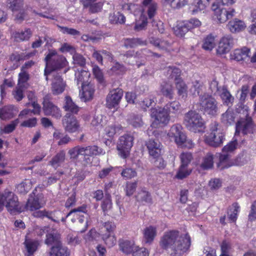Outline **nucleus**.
<instances>
[{
  "label": "nucleus",
  "mask_w": 256,
  "mask_h": 256,
  "mask_svg": "<svg viewBox=\"0 0 256 256\" xmlns=\"http://www.w3.org/2000/svg\"><path fill=\"white\" fill-rule=\"evenodd\" d=\"M182 128L180 124L172 126L168 134L171 140H174L178 146L191 148L194 146L192 140H186L185 134L182 132Z\"/></svg>",
  "instance_id": "obj_8"
},
{
  "label": "nucleus",
  "mask_w": 256,
  "mask_h": 256,
  "mask_svg": "<svg viewBox=\"0 0 256 256\" xmlns=\"http://www.w3.org/2000/svg\"><path fill=\"white\" fill-rule=\"evenodd\" d=\"M160 91L162 94L166 98L170 99L173 98L174 90L171 84L166 83L162 85Z\"/></svg>",
  "instance_id": "obj_48"
},
{
  "label": "nucleus",
  "mask_w": 256,
  "mask_h": 256,
  "mask_svg": "<svg viewBox=\"0 0 256 256\" xmlns=\"http://www.w3.org/2000/svg\"><path fill=\"white\" fill-rule=\"evenodd\" d=\"M138 201L142 203H150L152 201V198L150 194L145 190H142L139 192L136 196Z\"/></svg>",
  "instance_id": "obj_51"
},
{
  "label": "nucleus",
  "mask_w": 256,
  "mask_h": 256,
  "mask_svg": "<svg viewBox=\"0 0 256 256\" xmlns=\"http://www.w3.org/2000/svg\"><path fill=\"white\" fill-rule=\"evenodd\" d=\"M101 208L104 214L112 208V200L109 195L106 196L103 200L101 204Z\"/></svg>",
  "instance_id": "obj_63"
},
{
  "label": "nucleus",
  "mask_w": 256,
  "mask_h": 256,
  "mask_svg": "<svg viewBox=\"0 0 256 256\" xmlns=\"http://www.w3.org/2000/svg\"><path fill=\"white\" fill-rule=\"evenodd\" d=\"M173 8H180L186 5L188 0H164Z\"/></svg>",
  "instance_id": "obj_53"
},
{
  "label": "nucleus",
  "mask_w": 256,
  "mask_h": 256,
  "mask_svg": "<svg viewBox=\"0 0 256 256\" xmlns=\"http://www.w3.org/2000/svg\"><path fill=\"white\" fill-rule=\"evenodd\" d=\"M70 254L68 248L62 243L52 246L49 252L50 256H70Z\"/></svg>",
  "instance_id": "obj_22"
},
{
  "label": "nucleus",
  "mask_w": 256,
  "mask_h": 256,
  "mask_svg": "<svg viewBox=\"0 0 256 256\" xmlns=\"http://www.w3.org/2000/svg\"><path fill=\"white\" fill-rule=\"evenodd\" d=\"M66 154L64 150L58 153L50 162V164L54 168H58L65 160Z\"/></svg>",
  "instance_id": "obj_42"
},
{
  "label": "nucleus",
  "mask_w": 256,
  "mask_h": 256,
  "mask_svg": "<svg viewBox=\"0 0 256 256\" xmlns=\"http://www.w3.org/2000/svg\"><path fill=\"white\" fill-rule=\"evenodd\" d=\"M32 188L31 182L26 180L18 185V191L20 194L27 193Z\"/></svg>",
  "instance_id": "obj_55"
},
{
  "label": "nucleus",
  "mask_w": 256,
  "mask_h": 256,
  "mask_svg": "<svg viewBox=\"0 0 256 256\" xmlns=\"http://www.w3.org/2000/svg\"><path fill=\"white\" fill-rule=\"evenodd\" d=\"M62 124L68 133L76 132L80 128V124L76 118L70 113H66L62 118Z\"/></svg>",
  "instance_id": "obj_16"
},
{
  "label": "nucleus",
  "mask_w": 256,
  "mask_h": 256,
  "mask_svg": "<svg viewBox=\"0 0 256 256\" xmlns=\"http://www.w3.org/2000/svg\"><path fill=\"white\" fill-rule=\"evenodd\" d=\"M119 246L120 250L126 254H132L136 247L132 241L128 240H120Z\"/></svg>",
  "instance_id": "obj_29"
},
{
  "label": "nucleus",
  "mask_w": 256,
  "mask_h": 256,
  "mask_svg": "<svg viewBox=\"0 0 256 256\" xmlns=\"http://www.w3.org/2000/svg\"><path fill=\"white\" fill-rule=\"evenodd\" d=\"M214 166V156L210 153H208L202 159L200 167L204 170L212 168Z\"/></svg>",
  "instance_id": "obj_35"
},
{
  "label": "nucleus",
  "mask_w": 256,
  "mask_h": 256,
  "mask_svg": "<svg viewBox=\"0 0 256 256\" xmlns=\"http://www.w3.org/2000/svg\"><path fill=\"white\" fill-rule=\"evenodd\" d=\"M237 140H232L223 148L222 152L230 154L237 148Z\"/></svg>",
  "instance_id": "obj_61"
},
{
  "label": "nucleus",
  "mask_w": 256,
  "mask_h": 256,
  "mask_svg": "<svg viewBox=\"0 0 256 256\" xmlns=\"http://www.w3.org/2000/svg\"><path fill=\"white\" fill-rule=\"evenodd\" d=\"M74 218L78 219V222L76 223L78 230L82 233L84 232L88 227V217H85L84 216H80L78 217Z\"/></svg>",
  "instance_id": "obj_36"
},
{
  "label": "nucleus",
  "mask_w": 256,
  "mask_h": 256,
  "mask_svg": "<svg viewBox=\"0 0 256 256\" xmlns=\"http://www.w3.org/2000/svg\"><path fill=\"white\" fill-rule=\"evenodd\" d=\"M245 27L244 23L238 19L230 21L228 24V28L232 32H239L243 30Z\"/></svg>",
  "instance_id": "obj_34"
},
{
  "label": "nucleus",
  "mask_w": 256,
  "mask_h": 256,
  "mask_svg": "<svg viewBox=\"0 0 256 256\" xmlns=\"http://www.w3.org/2000/svg\"><path fill=\"white\" fill-rule=\"evenodd\" d=\"M110 20L112 24L119 23L122 24L125 22L126 17L124 14L120 13V12H117L116 13H114L110 14Z\"/></svg>",
  "instance_id": "obj_52"
},
{
  "label": "nucleus",
  "mask_w": 256,
  "mask_h": 256,
  "mask_svg": "<svg viewBox=\"0 0 256 256\" xmlns=\"http://www.w3.org/2000/svg\"><path fill=\"white\" fill-rule=\"evenodd\" d=\"M250 160V154L246 152L240 153L234 160V166H242L247 164Z\"/></svg>",
  "instance_id": "obj_38"
},
{
  "label": "nucleus",
  "mask_w": 256,
  "mask_h": 256,
  "mask_svg": "<svg viewBox=\"0 0 256 256\" xmlns=\"http://www.w3.org/2000/svg\"><path fill=\"white\" fill-rule=\"evenodd\" d=\"M35 54V52H30L26 54L25 56H22L19 54H12L10 55V60L12 62H16V64L14 67V68H16L18 66V62L20 60H24V59L28 58L30 57Z\"/></svg>",
  "instance_id": "obj_46"
},
{
  "label": "nucleus",
  "mask_w": 256,
  "mask_h": 256,
  "mask_svg": "<svg viewBox=\"0 0 256 256\" xmlns=\"http://www.w3.org/2000/svg\"><path fill=\"white\" fill-rule=\"evenodd\" d=\"M210 88L214 94L218 95L222 99L224 102L227 105L232 103L234 98L225 86H218V82L216 80L212 82L210 84Z\"/></svg>",
  "instance_id": "obj_14"
},
{
  "label": "nucleus",
  "mask_w": 256,
  "mask_h": 256,
  "mask_svg": "<svg viewBox=\"0 0 256 256\" xmlns=\"http://www.w3.org/2000/svg\"><path fill=\"white\" fill-rule=\"evenodd\" d=\"M73 64L82 67L86 64V59L80 54L74 52L72 56Z\"/></svg>",
  "instance_id": "obj_57"
},
{
  "label": "nucleus",
  "mask_w": 256,
  "mask_h": 256,
  "mask_svg": "<svg viewBox=\"0 0 256 256\" xmlns=\"http://www.w3.org/2000/svg\"><path fill=\"white\" fill-rule=\"evenodd\" d=\"M87 206L86 204L79 206L77 208H74L70 211V212L66 215V217H68L72 215H73L74 217H78L80 216H84L80 214V213H84L86 214L87 212Z\"/></svg>",
  "instance_id": "obj_54"
},
{
  "label": "nucleus",
  "mask_w": 256,
  "mask_h": 256,
  "mask_svg": "<svg viewBox=\"0 0 256 256\" xmlns=\"http://www.w3.org/2000/svg\"><path fill=\"white\" fill-rule=\"evenodd\" d=\"M184 22L188 30L198 27L201 25V22L197 18H192L188 20H185Z\"/></svg>",
  "instance_id": "obj_64"
},
{
  "label": "nucleus",
  "mask_w": 256,
  "mask_h": 256,
  "mask_svg": "<svg viewBox=\"0 0 256 256\" xmlns=\"http://www.w3.org/2000/svg\"><path fill=\"white\" fill-rule=\"evenodd\" d=\"M105 151L97 146H76L68 151L71 158H77L79 155L83 156L84 164L90 165L92 162V157L96 156L104 155Z\"/></svg>",
  "instance_id": "obj_3"
},
{
  "label": "nucleus",
  "mask_w": 256,
  "mask_h": 256,
  "mask_svg": "<svg viewBox=\"0 0 256 256\" xmlns=\"http://www.w3.org/2000/svg\"><path fill=\"white\" fill-rule=\"evenodd\" d=\"M212 10L214 12V16L220 23L226 22L228 20L233 18L236 14V10L234 8H220L215 3L212 4Z\"/></svg>",
  "instance_id": "obj_13"
},
{
  "label": "nucleus",
  "mask_w": 256,
  "mask_h": 256,
  "mask_svg": "<svg viewBox=\"0 0 256 256\" xmlns=\"http://www.w3.org/2000/svg\"><path fill=\"white\" fill-rule=\"evenodd\" d=\"M163 108L169 115H176L180 112L181 106L178 101L174 100L168 102Z\"/></svg>",
  "instance_id": "obj_31"
},
{
  "label": "nucleus",
  "mask_w": 256,
  "mask_h": 256,
  "mask_svg": "<svg viewBox=\"0 0 256 256\" xmlns=\"http://www.w3.org/2000/svg\"><path fill=\"white\" fill-rule=\"evenodd\" d=\"M64 90V84L60 76H56L52 84V91L54 94H58L62 93Z\"/></svg>",
  "instance_id": "obj_32"
},
{
  "label": "nucleus",
  "mask_w": 256,
  "mask_h": 256,
  "mask_svg": "<svg viewBox=\"0 0 256 256\" xmlns=\"http://www.w3.org/2000/svg\"><path fill=\"white\" fill-rule=\"evenodd\" d=\"M82 90L80 92V99L84 102L92 100L94 92V86L92 84H88L82 86Z\"/></svg>",
  "instance_id": "obj_23"
},
{
  "label": "nucleus",
  "mask_w": 256,
  "mask_h": 256,
  "mask_svg": "<svg viewBox=\"0 0 256 256\" xmlns=\"http://www.w3.org/2000/svg\"><path fill=\"white\" fill-rule=\"evenodd\" d=\"M134 138L130 134L121 136L117 145V149L120 156L125 158L130 154V150L133 146Z\"/></svg>",
  "instance_id": "obj_12"
},
{
  "label": "nucleus",
  "mask_w": 256,
  "mask_h": 256,
  "mask_svg": "<svg viewBox=\"0 0 256 256\" xmlns=\"http://www.w3.org/2000/svg\"><path fill=\"white\" fill-rule=\"evenodd\" d=\"M180 158L181 161L180 166H188L193 159V157L190 152H186L181 154Z\"/></svg>",
  "instance_id": "obj_58"
},
{
  "label": "nucleus",
  "mask_w": 256,
  "mask_h": 256,
  "mask_svg": "<svg viewBox=\"0 0 256 256\" xmlns=\"http://www.w3.org/2000/svg\"><path fill=\"white\" fill-rule=\"evenodd\" d=\"M7 6L13 12L22 10L24 6V0H7Z\"/></svg>",
  "instance_id": "obj_37"
},
{
  "label": "nucleus",
  "mask_w": 256,
  "mask_h": 256,
  "mask_svg": "<svg viewBox=\"0 0 256 256\" xmlns=\"http://www.w3.org/2000/svg\"><path fill=\"white\" fill-rule=\"evenodd\" d=\"M102 238L105 244L110 248L116 244V238L114 235L111 234H102Z\"/></svg>",
  "instance_id": "obj_59"
},
{
  "label": "nucleus",
  "mask_w": 256,
  "mask_h": 256,
  "mask_svg": "<svg viewBox=\"0 0 256 256\" xmlns=\"http://www.w3.org/2000/svg\"><path fill=\"white\" fill-rule=\"evenodd\" d=\"M46 66L44 75L46 79L48 80V76L54 71L60 70L66 66L68 64L66 58L62 55L58 54L56 50H49L44 58Z\"/></svg>",
  "instance_id": "obj_5"
},
{
  "label": "nucleus",
  "mask_w": 256,
  "mask_h": 256,
  "mask_svg": "<svg viewBox=\"0 0 256 256\" xmlns=\"http://www.w3.org/2000/svg\"><path fill=\"white\" fill-rule=\"evenodd\" d=\"M240 210V206L237 203H234L228 212V218L231 222H234L237 218V214Z\"/></svg>",
  "instance_id": "obj_47"
},
{
  "label": "nucleus",
  "mask_w": 256,
  "mask_h": 256,
  "mask_svg": "<svg viewBox=\"0 0 256 256\" xmlns=\"http://www.w3.org/2000/svg\"><path fill=\"white\" fill-rule=\"evenodd\" d=\"M168 72L170 74V78L172 79L174 78L176 82L182 80L180 78L181 71L179 68L173 66H169Z\"/></svg>",
  "instance_id": "obj_49"
},
{
  "label": "nucleus",
  "mask_w": 256,
  "mask_h": 256,
  "mask_svg": "<svg viewBox=\"0 0 256 256\" xmlns=\"http://www.w3.org/2000/svg\"><path fill=\"white\" fill-rule=\"evenodd\" d=\"M128 122L134 128H140L143 124L141 116L134 114L128 116Z\"/></svg>",
  "instance_id": "obj_44"
},
{
  "label": "nucleus",
  "mask_w": 256,
  "mask_h": 256,
  "mask_svg": "<svg viewBox=\"0 0 256 256\" xmlns=\"http://www.w3.org/2000/svg\"><path fill=\"white\" fill-rule=\"evenodd\" d=\"M200 110L204 113L214 116L218 111V102L212 96L204 94L200 96Z\"/></svg>",
  "instance_id": "obj_9"
},
{
  "label": "nucleus",
  "mask_w": 256,
  "mask_h": 256,
  "mask_svg": "<svg viewBox=\"0 0 256 256\" xmlns=\"http://www.w3.org/2000/svg\"><path fill=\"white\" fill-rule=\"evenodd\" d=\"M46 239L45 240V244L48 246L49 245H58L61 242L60 236L56 233H48L46 236Z\"/></svg>",
  "instance_id": "obj_39"
},
{
  "label": "nucleus",
  "mask_w": 256,
  "mask_h": 256,
  "mask_svg": "<svg viewBox=\"0 0 256 256\" xmlns=\"http://www.w3.org/2000/svg\"><path fill=\"white\" fill-rule=\"evenodd\" d=\"M184 124L189 130L194 132H200L204 128V120L194 110H190L184 114Z\"/></svg>",
  "instance_id": "obj_7"
},
{
  "label": "nucleus",
  "mask_w": 256,
  "mask_h": 256,
  "mask_svg": "<svg viewBox=\"0 0 256 256\" xmlns=\"http://www.w3.org/2000/svg\"><path fill=\"white\" fill-rule=\"evenodd\" d=\"M4 206L11 214L16 212H20L23 211L22 206L20 204L18 196L10 190H6L0 194V212L3 210Z\"/></svg>",
  "instance_id": "obj_6"
},
{
  "label": "nucleus",
  "mask_w": 256,
  "mask_h": 256,
  "mask_svg": "<svg viewBox=\"0 0 256 256\" xmlns=\"http://www.w3.org/2000/svg\"><path fill=\"white\" fill-rule=\"evenodd\" d=\"M64 101L65 102L63 108L65 111L69 112L75 114L78 113L80 108L72 101L70 96H66Z\"/></svg>",
  "instance_id": "obj_30"
},
{
  "label": "nucleus",
  "mask_w": 256,
  "mask_h": 256,
  "mask_svg": "<svg viewBox=\"0 0 256 256\" xmlns=\"http://www.w3.org/2000/svg\"><path fill=\"white\" fill-rule=\"evenodd\" d=\"M146 145L151 156L157 158L160 156L162 146L158 140H150L146 142Z\"/></svg>",
  "instance_id": "obj_21"
},
{
  "label": "nucleus",
  "mask_w": 256,
  "mask_h": 256,
  "mask_svg": "<svg viewBox=\"0 0 256 256\" xmlns=\"http://www.w3.org/2000/svg\"><path fill=\"white\" fill-rule=\"evenodd\" d=\"M209 0H194L192 6H194L192 10V13L194 14L198 10H204L206 5L208 4Z\"/></svg>",
  "instance_id": "obj_50"
},
{
  "label": "nucleus",
  "mask_w": 256,
  "mask_h": 256,
  "mask_svg": "<svg viewBox=\"0 0 256 256\" xmlns=\"http://www.w3.org/2000/svg\"><path fill=\"white\" fill-rule=\"evenodd\" d=\"M160 245L170 256H182L190 250L191 238L187 232L180 234L178 230H170L161 238Z\"/></svg>",
  "instance_id": "obj_1"
},
{
  "label": "nucleus",
  "mask_w": 256,
  "mask_h": 256,
  "mask_svg": "<svg viewBox=\"0 0 256 256\" xmlns=\"http://www.w3.org/2000/svg\"><path fill=\"white\" fill-rule=\"evenodd\" d=\"M174 34L179 37H182L188 31L184 22H180L173 28Z\"/></svg>",
  "instance_id": "obj_40"
},
{
  "label": "nucleus",
  "mask_w": 256,
  "mask_h": 256,
  "mask_svg": "<svg viewBox=\"0 0 256 256\" xmlns=\"http://www.w3.org/2000/svg\"><path fill=\"white\" fill-rule=\"evenodd\" d=\"M250 50L249 48L244 46L241 48L234 50L230 54L231 60L237 62H247L250 60Z\"/></svg>",
  "instance_id": "obj_19"
},
{
  "label": "nucleus",
  "mask_w": 256,
  "mask_h": 256,
  "mask_svg": "<svg viewBox=\"0 0 256 256\" xmlns=\"http://www.w3.org/2000/svg\"><path fill=\"white\" fill-rule=\"evenodd\" d=\"M18 110L13 106H6L0 110V118L6 120L12 118Z\"/></svg>",
  "instance_id": "obj_28"
},
{
  "label": "nucleus",
  "mask_w": 256,
  "mask_h": 256,
  "mask_svg": "<svg viewBox=\"0 0 256 256\" xmlns=\"http://www.w3.org/2000/svg\"><path fill=\"white\" fill-rule=\"evenodd\" d=\"M158 4L154 0H143L142 4L141 14L138 20L136 21L134 30L140 31L145 30L148 24L146 14L149 18H152L156 13Z\"/></svg>",
  "instance_id": "obj_4"
},
{
  "label": "nucleus",
  "mask_w": 256,
  "mask_h": 256,
  "mask_svg": "<svg viewBox=\"0 0 256 256\" xmlns=\"http://www.w3.org/2000/svg\"><path fill=\"white\" fill-rule=\"evenodd\" d=\"M32 35V32L30 28L16 32L13 34L14 41L22 42L28 40Z\"/></svg>",
  "instance_id": "obj_24"
},
{
  "label": "nucleus",
  "mask_w": 256,
  "mask_h": 256,
  "mask_svg": "<svg viewBox=\"0 0 256 256\" xmlns=\"http://www.w3.org/2000/svg\"><path fill=\"white\" fill-rule=\"evenodd\" d=\"M236 114L233 110L228 108L226 111L221 116V122L226 125H232L235 123Z\"/></svg>",
  "instance_id": "obj_27"
},
{
  "label": "nucleus",
  "mask_w": 256,
  "mask_h": 256,
  "mask_svg": "<svg viewBox=\"0 0 256 256\" xmlns=\"http://www.w3.org/2000/svg\"><path fill=\"white\" fill-rule=\"evenodd\" d=\"M192 170L188 168V166H180L176 176L178 179H183L189 176Z\"/></svg>",
  "instance_id": "obj_56"
},
{
  "label": "nucleus",
  "mask_w": 256,
  "mask_h": 256,
  "mask_svg": "<svg viewBox=\"0 0 256 256\" xmlns=\"http://www.w3.org/2000/svg\"><path fill=\"white\" fill-rule=\"evenodd\" d=\"M148 41L150 44L160 50H166L170 46L168 41L154 36L149 38Z\"/></svg>",
  "instance_id": "obj_26"
},
{
  "label": "nucleus",
  "mask_w": 256,
  "mask_h": 256,
  "mask_svg": "<svg viewBox=\"0 0 256 256\" xmlns=\"http://www.w3.org/2000/svg\"><path fill=\"white\" fill-rule=\"evenodd\" d=\"M40 200V196L30 194L24 206H22L23 211L24 210L34 211L41 208L44 204Z\"/></svg>",
  "instance_id": "obj_20"
},
{
  "label": "nucleus",
  "mask_w": 256,
  "mask_h": 256,
  "mask_svg": "<svg viewBox=\"0 0 256 256\" xmlns=\"http://www.w3.org/2000/svg\"><path fill=\"white\" fill-rule=\"evenodd\" d=\"M224 140V134L218 128V124L216 122L212 123L210 127V132L205 136L206 142L210 146L218 147L222 144Z\"/></svg>",
  "instance_id": "obj_10"
},
{
  "label": "nucleus",
  "mask_w": 256,
  "mask_h": 256,
  "mask_svg": "<svg viewBox=\"0 0 256 256\" xmlns=\"http://www.w3.org/2000/svg\"><path fill=\"white\" fill-rule=\"evenodd\" d=\"M143 234L144 242L150 244L156 235V228L152 226H148L144 230Z\"/></svg>",
  "instance_id": "obj_33"
},
{
  "label": "nucleus",
  "mask_w": 256,
  "mask_h": 256,
  "mask_svg": "<svg viewBox=\"0 0 256 256\" xmlns=\"http://www.w3.org/2000/svg\"><path fill=\"white\" fill-rule=\"evenodd\" d=\"M216 45L214 37L212 34H210L204 40L202 48L206 50H212Z\"/></svg>",
  "instance_id": "obj_41"
},
{
  "label": "nucleus",
  "mask_w": 256,
  "mask_h": 256,
  "mask_svg": "<svg viewBox=\"0 0 256 256\" xmlns=\"http://www.w3.org/2000/svg\"><path fill=\"white\" fill-rule=\"evenodd\" d=\"M249 92L248 85H244L240 89V101L242 103L238 108H236L237 112L240 114V119L238 121L236 126L235 134L241 132L244 134L253 133L254 130V126L252 122V119L250 116V108L246 105L243 104Z\"/></svg>",
  "instance_id": "obj_2"
},
{
  "label": "nucleus",
  "mask_w": 256,
  "mask_h": 256,
  "mask_svg": "<svg viewBox=\"0 0 256 256\" xmlns=\"http://www.w3.org/2000/svg\"><path fill=\"white\" fill-rule=\"evenodd\" d=\"M234 44V40L230 35H226L220 40L217 53L222 54L229 52Z\"/></svg>",
  "instance_id": "obj_18"
},
{
  "label": "nucleus",
  "mask_w": 256,
  "mask_h": 256,
  "mask_svg": "<svg viewBox=\"0 0 256 256\" xmlns=\"http://www.w3.org/2000/svg\"><path fill=\"white\" fill-rule=\"evenodd\" d=\"M90 74L86 70H78L76 71L75 72V78L77 85L81 84L82 86H84L85 81L88 78Z\"/></svg>",
  "instance_id": "obj_43"
},
{
  "label": "nucleus",
  "mask_w": 256,
  "mask_h": 256,
  "mask_svg": "<svg viewBox=\"0 0 256 256\" xmlns=\"http://www.w3.org/2000/svg\"><path fill=\"white\" fill-rule=\"evenodd\" d=\"M30 76L27 71L21 70L18 74V86H24L25 84L29 80Z\"/></svg>",
  "instance_id": "obj_62"
},
{
  "label": "nucleus",
  "mask_w": 256,
  "mask_h": 256,
  "mask_svg": "<svg viewBox=\"0 0 256 256\" xmlns=\"http://www.w3.org/2000/svg\"><path fill=\"white\" fill-rule=\"evenodd\" d=\"M150 116L154 118L152 126L154 128L165 126L170 120V116L164 108L150 109Z\"/></svg>",
  "instance_id": "obj_11"
},
{
  "label": "nucleus",
  "mask_w": 256,
  "mask_h": 256,
  "mask_svg": "<svg viewBox=\"0 0 256 256\" xmlns=\"http://www.w3.org/2000/svg\"><path fill=\"white\" fill-rule=\"evenodd\" d=\"M19 122L18 118L12 121L10 124L6 126L4 129H1L0 132L2 134H10L12 132L15 130L16 126L18 124Z\"/></svg>",
  "instance_id": "obj_60"
},
{
  "label": "nucleus",
  "mask_w": 256,
  "mask_h": 256,
  "mask_svg": "<svg viewBox=\"0 0 256 256\" xmlns=\"http://www.w3.org/2000/svg\"><path fill=\"white\" fill-rule=\"evenodd\" d=\"M175 84L178 95L182 98H186L188 94V88L186 84L182 80L175 82Z\"/></svg>",
  "instance_id": "obj_45"
},
{
  "label": "nucleus",
  "mask_w": 256,
  "mask_h": 256,
  "mask_svg": "<svg viewBox=\"0 0 256 256\" xmlns=\"http://www.w3.org/2000/svg\"><path fill=\"white\" fill-rule=\"evenodd\" d=\"M231 154L226 152L219 154V162L218 166L221 169L228 168L234 166V160H230Z\"/></svg>",
  "instance_id": "obj_25"
},
{
  "label": "nucleus",
  "mask_w": 256,
  "mask_h": 256,
  "mask_svg": "<svg viewBox=\"0 0 256 256\" xmlns=\"http://www.w3.org/2000/svg\"><path fill=\"white\" fill-rule=\"evenodd\" d=\"M42 110L46 116H52L59 119L62 116L60 109L50 101V96L48 94L44 98Z\"/></svg>",
  "instance_id": "obj_15"
},
{
  "label": "nucleus",
  "mask_w": 256,
  "mask_h": 256,
  "mask_svg": "<svg viewBox=\"0 0 256 256\" xmlns=\"http://www.w3.org/2000/svg\"><path fill=\"white\" fill-rule=\"evenodd\" d=\"M122 96L123 90L120 88L110 90L106 96V106L110 108L116 106L119 104Z\"/></svg>",
  "instance_id": "obj_17"
}]
</instances>
